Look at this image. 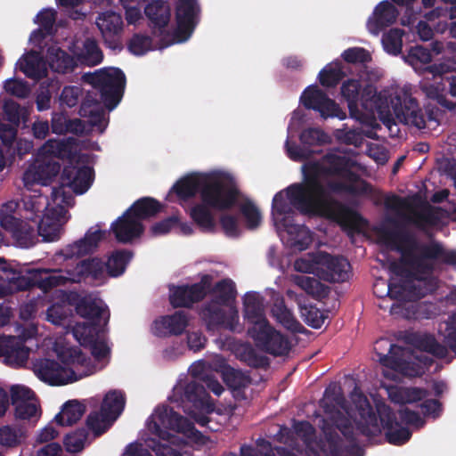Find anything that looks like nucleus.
Here are the masks:
<instances>
[{
    "mask_svg": "<svg viewBox=\"0 0 456 456\" xmlns=\"http://www.w3.org/2000/svg\"><path fill=\"white\" fill-rule=\"evenodd\" d=\"M351 399L353 405L346 409L347 416L336 411L321 420L320 428L325 438L321 450L325 456H342L344 453L363 456L352 420L357 431L368 438L379 436L382 429H386L387 441L394 445L404 444L411 437L410 429L400 425L390 407L384 405L375 411L366 395L356 390L352 393Z\"/></svg>",
    "mask_w": 456,
    "mask_h": 456,
    "instance_id": "nucleus-1",
    "label": "nucleus"
},
{
    "mask_svg": "<svg viewBox=\"0 0 456 456\" xmlns=\"http://www.w3.org/2000/svg\"><path fill=\"white\" fill-rule=\"evenodd\" d=\"M380 240L391 249L400 254V261H394L389 265L390 272L400 282L410 274L406 266L419 274L428 275L434 273L436 265H446L456 268V250L447 249L442 242L430 240L420 242L414 234L404 229L382 228Z\"/></svg>",
    "mask_w": 456,
    "mask_h": 456,
    "instance_id": "nucleus-2",
    "label": "nucleus"
},
{
    "mask_svg": "<svg viewBox=\"0 0 456 456\" xmlns=\"http://www.w3.org/2000/svg\"><path fill=\"white\" fill-rule=\"evenodd\" d=\"M327 159L330 167L319 161H308L302 167L304 177L307 179V186L311 191L323 200L326 208L332 213L333 222L338 224L345 230H355L362 221L361 215L330 196L321 178L324 175H340L350 165L349 159L344 156L329 155Z\"/></svg>",
    "mask_w": 456,
    "mask_h": 456,
    "instance_id": "nucleus-3",
    "label": "nucleus"
},
{
    "mask_svg": "<svg viewBox=\"0 0 456 456\" xmlns=\"http://www.w3.org/2000/svg\"><path fill=\"white\" fill-rule=\"evenodd\" d=\"M65 212L64 208L59 206L44 213L42 218L35 224L37 225V233L33 225L12 215H2L0 225L4 231L11 233L19 246L29 248L36 244L37 236H41L43 241L46 242L58 240L62 232L61 220Z\"/></svg>",
    "mask_w": 456,
    "mask_h": 456,
    "instance_id": "nucleus-4",
    "label": "nucleus"
},
{
    "mask_svg": "<svg viewBox=\"0 0 456 456\" xmlns=\"http://www.w3.org/2000/svg\"><path fill=\"white\" fill-rule=\"evenodd\" d=\"M325 206L314 191L309 189L307 179L304 177L303 183L290 184L274 195L272 214L294 220L295 210H297L302 215H314L333 221L332 213Z\"/></svg>",
    "mask_w": 456,
    "mask_h": 456,
    "instance_id": "nucleus-5",
    "label": "nucleus"
},
{
    "mask_svg": "<svg viewBox=\"0 0 456 456\" xmlns=\"http://www.w3.org/2000/svg\"><path fill=\"white\" fill-rule=\"evenodd\" d=\"M85 78L97 91L101 101L109 110L117 107L126 85V76L120 69H102L94 73L86 74Z\"/></svg>",
    "mask_w": 456,
    "mask_h": 456,
    "instance_id": "nucleus-6",
    "label": "nucleus"
},
{
    "mask_svg": "<svg viewBox=\"0 0 456 456\" xmlns=\"http://www.w3.org/2000/svg\"><path fill=\"white\" fill-rule=\"evenodd\" d=\"M239 195L240 191L233 181L219 175H203L200 199L209 208L229 210L236 205Z\"/></svg>",
    "mask_w": 456,
    "mask_h": 456,
    "instance_id": "nucleus-7",
    "label": "nucleus"
},
{
    "mask_svg": "<svg viewBox=\"0 0 456 456\" xmlns=\"http://www.w3.org/2000/svg\"><path fill=\"white\" fill-rule=\"evenodd\" d=\"M149 430L163 440L169 438L168 430L183 433L187 436H196L200 432L185 417L177 413L168 405L158 407L148 423Z\"/></svg>",
    "mask_w": 456,
    "mask_h": 456,
    "instance_id": "nucleus-8",
    "label": "nucleus"
},
{
    "mask_svg": "<svg viewBox=\"0 0 456 456\" xmlns=\"http://www.w3.org/2000/svg\"><path fill=\"white\" fill-rule=\"evenodd\" d=\"M385 206L392 210L403 209L409 211V215L402 214V217L419 230H425L428 226H435L440 222L437 209L428 203H424L420 209L417 210L409 199L392 195L386 199Z\"/></svg>",
    "mask_w": 456,
    "mask_h": 456,
    "instance_id": "nucleus-9",
    "label": "nucleus"
},
{
    "mask_svg": "<svg viewBox=\"0 0 456 456\" xmlns=\"http://www.w3.org/2000/svg\"><path fill=\"white\" fill-rule=\"evenodd\" d=\"M200 6L197 0H177L175 4L176 28L174 31L175 43L187 41L200 22Z\"/></svg>",
    "mask_w": 456,
    "mask_h": 456,
    "instance_id": "nucleus-10",
    "label": "nucleus"
},
{
    "mask_svg": "<svg viewBox=\"0 0 456 456\" xmlns=\"http://www.w3.org/2000/svg\"><path fill=\"white\" fill-rule=\"evenodd\" d=\"M213 277L210 274L201 276L199 282L191 285H172L169 289V303L174 308H190L200 302L208 294Z\"/></svg>",
    "mask_w": 456,
    "mask_h": 456,
    "instance_id": "nucleus-11",
    "label": "nucleus"
},
{
    "mask_svg": "<svg viewBox=\"0 0 456 456\" xmlns=\"http://www.w3.org/2000/svg\"><path fill=\"white\" fill-rule=\"evenodd\" d=\"M300 102L305 109L318 111L324 119L338 118L343 120L346 118V112L339 105L315 85L309 86L304 90Z\"/></svg>",
    "mask_w": 456,
    "mask_h": 456,
    "instance_id": "nucleus-12",
    "label": "nucleus"
},
{
    "mask_svg": "<svg viewBox=\"0 0 456 456\" xmlns=\"http://www.w3.org/2000/svg\"><path fill=\"white\" fill-rule=\"evenodd\" d=\"M316 274L319 279L328 282H344L349 279L351 265L341 256H332L321 252L315 260Z\"/></svg>",
    "mask_w": 456,
    "mask_h": 456,
    "instance_id": "nucleus-13",
    "label": "nucleus"
},
{
    "mask_svg": "<svg viewBox=\"0 0 456 456\" xmlns=\"http://www.w3.org/2000/svg\"><path fill=\"white\" fill-rule=\"evenodd\" d=\"M144 14L151 33L156 37H161V47L169 46L172 41L167 40L169 37L167 28L171 18V9L167 2L154 0L144 6Z\"/></svg>",
    "mask_w": 456,
    "mask_h": 456,
    "instance_id": "nucleus-14",
    "label": "nucleus"
},
{
    "mask_svg": "<svg viewBox=\"0 0 456 456\" xmlns=\"http://www.w3.org/2000/svg\"><path fill=\"white\" fill-rule=\"evenodd\" d=\"M392 109L395 118L404 125L423 129L426 127L425 115L418 101L407 92L397 95L392 101Z\"/></svg>",
    "mask_w": 456,
    "mask_h": 456,
    "instance_id": "nucleus-15",
    "label": "nucleus"
},
{
    "mask_svg": "<svg viewBox=\"0 0 456 456\" xmlns=\"http://www.w3.org/2000/svg\"><path fill=\"white\" fill-rule=\"evenodd\" d=\"M33 371L42 381L51 386H61L77 381L76 372L55 360L39 359L33 365Z\"/></svg>",
    "mask_w": 456,
    "mask_h": 456,
    "instance_id": "nucleus-16",
    "label": "nucleus"
},
{
    "mask_svg": "<svg viewBox=\"0 0 456 456\" xmlns=\"http://www.w3.org/2000/svg\"><path fill=\"white\" fill-rule=\"evenodd\" d=\"M436 289L432 279H406L400 282L391 281L387 286V296L397 300H404L406 297L418 300L423 298Z\"/></svg>",
    "mask_w": 456,
    "mask_h": 456,
    "instance_id": "nucleus-17",
    "label": "nucleus"
},
{
    "mask_svg": "<svg viewBox=\"0 0 456 456\" xmlns=\"http://www.w3.org/2000/svg\"><path fill=\"white\" fill-rule=\"evenodd\" d=\"M11 403L14 407L17 419L37 422L40 417V407L35 402V393L30 388L20 385L11 387Z\"/></svg>",
    "mask_w": 456,
    "mask_h": 456,
    "instance_id": "nucleus-18",
    "label": "nucleus"
},
{
    "mask_svg": "<svg viewBox=\"0 0 456 456\" xmlns=\"http://www.w3.org/2000/svg\"><path fill=\"white\" fill-rule=\"evenodd\" d=\"M96 25L102 33L105 45L112 50L120 51L123 30L121 15L115 12H102L98 16Z\"/></svg>",
    "mask_w": 456,
    "mask_h": 456,
    "instance_id": "nucleus-19",
    "label": "nucleus"
},
{
    "mask_svg": "<svg viewBox=\"0 0 456 456\" xmlns=\"http://www.w3.org/2000/svg\"><path fill=\"white\" fill-rule=\"evenodd\" d=\"M30 349L22 345V339L14 338V336L0 338V357L4 363L12 368L23 367L29 357Z\"/></svg>",
    "mask_w": 456,
    "mask_h": 456,
    "instance_id": "nucleus-20",
    "label": "nucleus"
},
{
    "mask_svg": "<svg viewBox=\"0 0 456 456\" xmlns=\"http://www.w3.org/2000/svg\"><path fill=\"white\" fill-rule=\"evenodd\" d=\"M0 281L7 285L11 293L36 287L32 269L27 270L26 273H23L4 259H0Z\"/></svg>",
    "mask_w": 456,
    "mask_h": 456,
    "instance_id": "nucleus-21",
    "label": "nucleus"
},
{
    "mask_svg": "<svg viewBox=\"0 0 456 456\" xmlns=\"http://www.w3.org/2000/svg\"><path fill=\"white\" fill-rule=\"evenodd\" d=\"M72 283H79L90 280L92 281H103L106 278L104 262L99 257H89L79 261L70 269Z\"/></svg>",
    "mask_w": 456,
    "mask_h": 456,
    "instance_id": "nucleus-22",
    "label": "nucleus"
},
{
    "mask_svg": "<svg viewBox=\"0 0 456 456\" xmlns=\"http://www.w3.org/2000/svg\"><path fill=\"white\" fill-rule=\"evenodd\" d=\"M94 170L87 166H67L61 174V179L71 188L76 194L85 193L93 182Z\"/></svg>",
    "mask_w": 456,
    "mask_h": 456,
    "instance_id": "nucleus-23",
    "label": "nucleus"
},
{
    "mask_svg": "<svg viewBox=\"0 0 456 456\" xmlns=\"http://www.w3.org/2000/svg\"><path fill=\"white\" fill-rule=\"evenodd\" d=\"M111 229L118 242L128 243L140 237L144 227L127 209L111 225Z\"/></svg>",
    "mask_w": 456,
    "mask_h": 456,
    "instance_id": "nucleus-24",
    "label": "nucleus"
},
{
    "mask_svg": "<svg viewBox=\"0 0 456 456\" xmlns=\"http://www.w3.org/2000/svg\"><path fill=\"white\" fill-rule=\"evenodd\" d=\"M32 273H34L36 288L44 292L69 282L72 283L70 269H32Z\"/></svg>",
    "mask_w": 456,
    "mask_h": 456,
    "instance_id": "nucleus-25",
    "label": "nucleus"
},
{
    "mask_svg": "<svg viewBox=\"0 0 456 456\" xmlns=\"http://www.w3.org/2000/svg\"><path fill=\"white\" fill-rule=\"evenodd\" d=\"M103 231H92L90 229L82 239L68 245L62 249L61 255L65 258H72L74 256L80 257L91 254L98 248L99 242L103 239Z\"/></svg>",
    "mask_w": 456,
    "mask_h": 456,
    "instance_id": "nucleus-26",
    "label": "nucleus"
},
{
    "mask_svg": "<svg viewBox=\"0 0 456 456\" xmlns=\"http://www.w3.org/2000/svg\"><path fill=\"white\" fill-rule=\"evenodd\" d=\"M406 342L414 348L428 353L438 359L448 355V349L439 343L433 334L427 332H411L406 336Z\"/></svg>",
    "mask_w": 456,
    "mask_h": 456,
    "instance_id": "nucleus-27",
    "label": "nucleus"
},
{
    "mask_svg": "<svg viewBox=\"0 0 456 456\" xmlns=\"http://www.w3.org/2000/svg\"><path fill=\"white\" fill-rule=\"evenodd\" d=\"M271 315L278 323L293 333L303 334L305 331V327L296 319L292 311L286 305L284 297L281 295L273 297Z\"/></svg>",
    "mask_w": 456,
    "mask_h": 456,
    "instance_id": "nucleus-28",
    "label": "nucleus"
},
{
    "mask_svg": "<svg viewBox=\"0 0 456 456\" xmlns=\"http://www.w3.org/2000/svg\"><path fill=\"white\" fill-rule=\"evenodd\" d=\"M243 318L248 327L269 322L265 316L264 297L257 292H248L243 297Z\"/></svg>",
    "mask_w": 456,
    "mask_h": 456,
    "instance_id": "nucleus-29",
    "label": "nucleus"
},
{
    "mask_svg": "<svg viewBox=\"0 0 456 456\" xmlns=\"http://www.w3.org/2000/svg\"><path fill=\"white\" fill-rule=\"evenodd\" d=\"M102 102L97 91L87 92L79 108V115L84 118L88 117L90 118V125L92 126H97L101 133H102L105 128L103 125L105 114L101 106Z\"/></svg>",
    "mask_w": 456,
    "mask_h": 456,
    "instance_id": "nucleus-30",
    "label": "nucleus"
},
{
    "mask_svg": "<svg viewBox=\"0 0 456 456\" xmlns=\"http://www.w3.org/2000/svg\"><path fill=\"white\" fill-rule=\"evenodd\" d=\"M374 20L368 21L369 30L378 34L383 28L395 22L399 12L395 6L387 0L380 2L374 9Z\"/></svg>",
    "mask_w": 456,
    "mask_h": 456,
    "instance_id": "nucleus-31",
    "label": "nucleus"
},
{
    "mask_svg": "<svg viewBox=\"0 0 456 456\" xmlns=\"http://www.w3.org/2000/svg\"><path fill=\"white\" fill-rule=\"evenodd\" d=\"M362 88L361 81L354 78L344 81L341 86V95L347 102L351 118L359 121H362V118L363 117V113H362L358 108Z\"/></svg>",
    "mask_w": 456,
    "mask_h": 456,
    "instance_id": "nucleus-32",
    "label": "nucleus"
},
{
    "mask_svg": "<svg viewBox=\"0 0 456 456\" xmlns=\"http://www.w3.org/2000/svg\"><path fill=\"white\" fill-rule=\"evenodd\" d=\"M46 58L52 70L57 73L67 74L77 67L76 56L57 46H50L47 49Z\"/></svg>",
    "mask_w": 456,
    "mask_h": 456,
    "instance_id": "nucleus-33",
    "label": "nucleus"
},
{
    "mask_svg": "<svg viewBox=\"0 0 456 456\" xmlns=\"http://www.w3.org/2000/svg\"><path fill=\"white\" fill-rule=\"evenodd\" d=\"M374 351L379 363L387 368L397 365V359L404 354V348L393 343L388 338H379L375 342Z\"/></svg>",
    "mask_w": 456,
    "mask_h": 456,
    "instance_id": "nucleus-34",
    "label": "nucleus"
},
{
    "mask_svg": "<svg viewBox=\"0 0 456 456\" xmlns=\"http://www.w3.org/2000/svg\"><path fill=\"white\" fill-rule=\"evenodd\" d=\"M184 400L191 403L196 410L211 411L213 404L209 402L210 396L203 384L191 381L186 384L183 393Z\"/></svg>",
    "mask_w": 456,
    "mask_h": 456,
    "instance_id": "nucleus-35",
    "label": "nucleus"
},
{
    "mask_svg": "<svg viewBox=\"0 0 456 456\" xmlns=\"http://www.w3.org/2000/svg\"><path fill=\"white\" fill-rule=\"evenodd\" d=\"M18 64L20 71L29 78L38 80L47 75L45 62L40 54L35 51H30L27 54L23 55V57L20 59Z\"/></svg>",
    "mask_w": 456,
    "mask_h": 456,
    "instance_id": "nucleus-36",
    "label": "nucleus"
},
{
    "mask_svg": "<svg viewBox=\"0 0 456 456\" xmlns=\"http://www.w3.org/2000/svg\"><path fill=\"white\" fill-rule=\"evenodd\" d=\"M203 175H191L178 180L170 191H174L182 200L193 198L198 192L201 194Z\"/></svg>",
    "mask_w": 456,
    "mask_h": 456,
    "instance_id": "nucleus-37",
    "label": "nucleus"
},
{
    "mask_svg": "<svg viewBox=\"0 0 456 456\" xmlns=\"http://www.w3.org/2000/svg\"><path fill=\"white\" fill-rule=\"evenodd\" d=\"M188 322L187 314L180 310L173 314L162 316L155 324L158 330L163 329L169 335L178 336L183 333Z\"/></svg>",
    "mask_w": 456,
    "mask_h": 456,
    "instance_id": "nucleus-38",
    "label": "nucleus"
},
{
    "mask_svg": "<svg viewBox=\"0 0 456 456\" xmlns=\"http://www.w3.org/2000/svg\"><path fill=\"white\" fill-rule=\"evenodd\" d=\"M222 376L224 382L232 390L236 399L245 398L244 388L250 383L248 376L230 366L224 367Z\"/></svg>",
    "mask_w": 456,
    "mask_h": 456,
    "instance_id": "nucleus-39",
    "label": "nucleus"
},
{
    "mask_svg": "<svg viewBox=\"0 0 456 456\" xmlns=\"http://www.w3.org/2000/svg\"><path fill=\"white\" fill-rule=\"evenodd\" d=\"M77 65L94 67L99 65L103 60V53L98 45L97 41L93 37H87L83 43V46L76 53Z\"/></svg>",
    "mask_w": 456,
    "mask_h": 456,
    "instance_id": "nucleus-40",
    "label": "nucleus"
},
{
    "mask_svg": "<svg viewBox=\"0 0 456 456\" xmlns=\"http://www.w3.org/2000/svg\"><path fill=\"white\" fill-rule=\"evenodd\" d=\"M361 106L368 112L380 115L383 114V109L387 107V100L370 84H367L362 90Z\"/></svg>",
    "mask_w": 456,
    "mask_h": 456,
    "instance_id": "nucleus-41",
    "label": "nucleus"
},
{
    "mask_svg": "<svg viewBox=\"0 0 456 456\" xmlns=\"http://www.w3.org/2000/svg\"><path fill=\"white\" fill-rule=\"evenodd\" d=\"M275 329L269 322L256 327L248 328V335L253 339L256 346L269 354L274 353L275 349L270 345V340Z\"/></svg>",
    "mask_w": 456,
    "mask_h": 456,
    "instance_id": "nucleus-42",
    "label": "nucleus"
},
{
    "mask_svg": "<svg viewBox=\"0 0 456 456\" xmlns=\"http://www.w3.org/2000/svg\"><path fill=\"white\" fill-rule=\"evenodd\" d=\"M86 412V406L77 400H69L64 403L61 411L54 417L56 423L61 427L72 426Z\"/></svg>",
    "mask_w": 456,
    "mask_h": 456,
    "instance_id": "nucleus-43",
    "label": "nucleus"
},
{
    "mask_svg": "<svg viewBox=\"0 0 456 456\" xmlns=\"http://www.w3.org/2000/svg\"><path fill=\"white\" fill-rule=\"evenodd\" d=\"M162 209V204L151 197H143L133 203L127 209L140 222L155 216Z\"/></svg>",
    "mask_w": 456,
    "mask_h": 456,
    "instance_id": "nucleus-44",
    "label": "nucleus"
},
{
    "mask_svg": "<svg viewBox=\"0 0 456 456\" xmlns=\"http://www.w3.org/2000/svg\"><path fill=\"white\" fill-rule=\"evenodd\" d=\"M133 257V253L127 249L114 250L105 264L106 273L110 277H118L124 273L126 265Z\"/></svg>",
    "mask_w": 456,
    "mask_h": 456,
    "instance_id": "nucleus-45",
    "label": "nucleus"
},
{
    "mask_svg": "<svg viewBox=\"0 0 456 456\" xmlns=\"http://www.w3.org/2000/svg\"><path fill=\"white\" fill-rule=\"evenodd\" d=\"M222 305L211 300L203 306L201 315L208 330H214L225 323L226 314Z\"/></svg>",
    "mask_w": 456,
    "mask_h": 456,
    "instance_id": "nucleus-46",
    "label": "nucleus"
},
{
    "mask_svg": "<svg viewBox=\"0 0 456 456\" xmlns=\"http://www.w3.org/2000/svg\"><path fill=\"white\" fill-rule=\"evenodd\" d=\"M126 404V395L121 390H110L102 399L101 408L111 417L112 419H117L124 411Z\"/></svg>",
    "mask_w": 456,
    "mask_h": 456,
    "instance_id": "nucleus-47",
    "label": "nucleus"
},
{
    "mask_svg": "<svg viewBox=\"0 0 456 456\" xmlns=\"http://www.w3.org/2000/svg\"><path fill=\"white\" fill-rule=\"evenodd\" d=\"M208 293L215 295L213 301L225 306L232 303L237 295L235 283L228 278L217 281L214 287L211 286Z\"/></svg>",
    "mask_w": 456,
    "mask_h": 456,
    "instance_id": "nucleus-48",
    "label": "nucleus"
},
{
    "mask_svg": "<svg viewBox=\"0 0 456 456\" xmlns=\"http://www.w3.org/2000/svg\"><path fill=\"white\" fill-rule=\"evenodd\" d=\"M208 208L202 202L196 204L190 210L191 218L204 232H213L216 228L215 219Z\"/></svg>",
    "mask_w": 456,
    "mask_h": 456,
    "instance_id": "nucleus-49",
    "label": "nucleus"
},
{
    "mask_svg": "<svg viewBox=\"0 0 456 456\" xmlns=\"http://www.w3.org/2000/svg\"><path fill=\"white\" fill-rule=\"evenodd\" d=\"M3 113L4 118L16 126H19L21 121L26 122L30 114L28 107L21 106L12 99L4 100Z\"/></svg>",
    "mask_w": 456,
    "mask_h": 456,
    "instance_id": "nucleus-50",
    "label": "nucleus"
},
{
    "mask_svg": "<svg viewBox=\"0 0 456 456\" xmlns=\"http://www.w3.org/2000/svg\"><path fill=\"white\" fill-rule=\"evenodd\" d=\"M116 419H112L108 413L102 411L91 412L86 418V428L91 430L94 436L104 434Z\"/></svg>",
    "mask_w": 456,
    "mask_h": 456,
    "instance_id": "nucleus-51",
    "label": "nucleus"
},
{
    "mask_svg": "<svg viewBox=\"0 0 456 456\" xmlns=\"http://www.w3.org/2000/svg\"><path fill=\"white\" fill-rule=\"evenodd\" d=\"M281 224L288 233L302 235V238L296 240L295 245L300 249L304 250L308 248L312 243L313 238L310 230L304 224H297L294 220L289 218H282Z\"/></svg>",
    "mask_w": 456,
    "mask_h": 456,
    "instance_id": "nucleus-52",
    "label": "nucleus"
},
{
    "mask_svg": "<svg viewBox=\"0 0 456 456\" xmlns=\"http://www.w3.org/2000/svg\"><path fill=\"white\" fill-rule=\"evenodd\" d=\"M49 201L48 199L43 198L42 196L30 198L28 200L24 201L25 207V218L27 220L32 221L34 224L37 223V221L42 218L44 213L48 212L50 208H48Z\"/></svg>",
    "mask_w": 456,
    "mask_h": 456,
    "instance_id": "nucleus-53",
    "label": "nucleus"
},
{
    "mask_svg": "<svg viewBox=\"0 0 456 456\" xmlns=\"http://www.w3.org/2000/svg\"><path fill=\"white\" fill-rule=\"evenodd\" d=\"M100 322L77 324L73 330L75 338L84 347L99 339Z\"/></svg>",
    "mask_w": 456,
    "mask_h": 456,
    "instance_id": "nucleus-54",
    "label": "nucleus"
},
{
    "mask_svg": "<svg viewBox=\"0 0 456 456\" xmlns=\"http://www.w3.org/2000/svg\"><path fill=\"white\" fill-rule=\"evenodd\" d=\"M321 279L309 276L297 277V285L307 294L314 297L322 299L328 297L330 288L320 281Z\"/></svg>",
    "mask_w": 456,
    "mask_h": 456,
    "instance_id": "nucleus-55",
    "label": "nucleus"
},
{
    "mask_svg": "<svg viewBox=\"0 0 456 456\" xmlns=\"http://www.w3.org/2000/svg\"><path fill=\"white\" fill-rule=\"evenodd\" d=\"M78 315L91 322H100L103 315V308L100 306L94 299L83 297L76 306Z\"/></svg>",
    "mask_w": 456,
    "mask_h": 456,
    "instance_id": "nucleus-56",
    "label": "nucleus"
},
{
    "mask_svg": "<svg viewBox=\"0 0 456 456\" xmlns=\"http://www.w3.org/2000/svg\"><path fill=\"white\" fill-rule=\"evenodd\" d=\"M298 305L301 318L308 326L320 329L323 325L325 319L328 317L327 314L314 305H302L301 303H298Z\"/></svg>",
    "mask_w": 456,
    "mask_h": 456,
    "instance_id": "nucleus-57",
    "label": "nucleus"
},
{
    "mask_svg": "<svg viewBox=\"0 0 456 456\" xmlns=\"http://www.w3.org/2000/svg\"><path fill=\"white\" fill-rule=\"evenodd\" d=\"M329 193H342L346 192L351 195H362L368 191L369 184L366 181H362L361 185L347 184L339 181H329L324 184ZM332 196L331 194H330Z\"/></svg>",
    "mask_w": 456,
    "mask_h": 456,
    "instance_id": "nucleus-58",
    "label": "nucleus"
},
{
    "mask_svg": "<svg viewBox=\"0 0 456 456\" xmlns=\"http://www.w3.org/2000/svg\"><path fill=\"white\" fill-rule=\"evenodd\" d=\"M404 31L401 28H391L383 35L382 44L385 50L393 55H398L402 52L403 36Z\"/></svg>",
    "mask_w": 456,
    "mask_h": 456,
    "instance_id": "nucleus-59",
    "label": "nucleus"
},
{
    "mask_svg": "<svg viewBox=\"0 0 456 456\" xmlns=\"http://www.w3.org/2000/svg\"><path fill=\"white\" fill-rule=\"evenodd\" d=\"M432 60L430 51L421 45H415L409 49L408 53L404 56V61L417 69L422 64H428Z\"/></svg>",
    "mask_w": 456,
    "mask_h": 456,
    "instance_id": "nucleus-60",
    "label": "nucleus"
},
{
    "mask_svg": "<svg viewBox=\"0 0 456 456\" xmlns=\"http://www.w3.org/2000/svg\"><path fill=\"white\" fill-rule=\"evenodd\" d=\"M300 142L305 147L321 146L330 141L329 135L319 128L305 129L299 136Z\"/></svg>",
    "mask_w": 456,
    "mask_h": 456,
    "instance_id": "nucleus-61",
    "label": "nucleus"
},
{
    "mask_svg": "<svg viewBox=\"0 0 456 456\" xmlns=\"http://www.w3.org/2000/svg\"><path fill=\"white\" fill-rule=\"evenodd\" d=\"M88 437L87 429L82 428L75 432L67 434L63 439V444L69 452H77L84 448V444Z\"/></svg>",
    "mask_w": 456,
    "mask_h": 456,
    "instance_id": "nucleus-62",
    "label": "nucleus"
},
{
    "mask_svg": "<svg viewBox=\"0 0 456 456\" xmlns=\"http://www.w3.org/2000/svg\"><path fill=\"white\" fill-rule=\"evenodd\" d=\"M38 175H40V184L47 185L61 171V165L57 161H42L35 164Z\"/></svg>",
    "mask_w": 456,
    "mask_h": 456,
    "instance_id": "nucleus-63",
    "label": "nucleus"
},
{
    "mask_svg": "<svg viewBox=\"0 0 456 456\" xmlns=\"http://www.w3.org/2000/svg\"><path fill=\"white\" fill-rule=\"evenodd\" d=\"M127 49L134 55H143L153 49L152 39L146 35L134 34L127 43Z\"/></svg>",
    "mask_w": 456,
    "mask_h": 456,
    "instance_id": "nucleus-64",
    "label": "nucleus"
}]
</instances>
